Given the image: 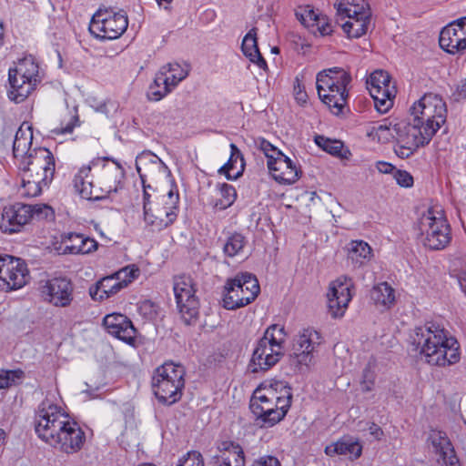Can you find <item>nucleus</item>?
<instances>
[{
  "label": "nucleus",
  "instance_id": "1",
  "mask_svg": "<svg viewBox=\"0 0 466 466\" xmlns=\"http://www.w3.org/2000/svg\"><path fill=\"white\" fill-rule=\"evenodd\" d=\"M35 430L39 439L67 454L79 451L86 441L85 432L78 423L48 400L38 407Z\"/></svg>",
  "mask_w": 466,
  "mask_h": 466
},
{
  "label": "nucleus",
  "instance_id": "2",
  "mask_svg": "<svg viewBox=\"0 0 466 466\" xmlns=\"http://www.w3.org/2000/svg\"><path fill=\"white\" fill-rule=\"evenodd\" d=\"M410 339L415 350L430 365L445 367L460 360L459 342L439 325L426 323L415 328Z\"/></svg>",
  "mask_w": 466,
  "mask_h": 466
},
{
  "label": "nucleus",
  "instance_id": "3",
  "mask_svg": "<svg viewBox=\"0 0 466 466\" xmlns=\"http://www.w3.org/2000/svg\"><path fill=\"white\" fill-rule=\"evenodd\" d=\"M446 104L437 94L426 93L412 104L406 121L419 147H425L431 142L446 122Z\"/></svg>",
  "mask_w": 466,
  "mask_h": 466
},
{
  "label": "nucleus",
  "instance_id": "4",
  "mask_svg": "<svg viewBox=\"0 0 466 466\" xmlns=\"http://www.w3.org/2000/svg\"><path fill=\"white\" fill-rule=\"evenodd\" d=\"M291 400V389L284 382L262 383L254 390L249 408L261 426L272 427L284 419Z\"/></svg>",
  "mask_w": 466,
  "mask_h": 466
},
{
  "label": "nucleus",
  "instance_id": "5",
  "mask_svg": "<svg viewBox=\"0 0 466 466\" xmlns=\"http://www.w3.org/2000/svg\"><path fill=\"white\" fill-rule=\"evenodd\" d=\"M167 188L161 193L146 190L143 193L145 221L153 227L152 230H163L177 218L179 194L175 181L167 183Z\"/></svg>",
  "mask_w": 466,
  "mask_h": 466
},
{
  "label": "nucleus",
  "instance_id": "6",
  "mask_svg": "<svg viewBox=\"0 0 466 466\" xmlns=\"http://www.w3.org/2000/svg\"><path fill=\"white\" fill-rule=\"evenodd\" d=\"M351 76L344 69L333 67L317 75L316 85L319 98L334 115H339L347 104L348 86Z\"/></svg>",
  "mask_w": 466,
  "mask_h": 466
},
{
  "label": "nucleus",
  "instance_id": "7",
  "mask_svg": "<svg viewBox=\"0 0 466 466\" xmlns=\"http://www.w3.org/2000/svg\"><path fill=\"white\" fill-rule=\"evenodd\" d=\"M285 340L284 327L270 325L253 350L249 364L251 371H266L276 365L283 355Z\"/></svg>",
  "mask_w": 466,
  "mask_h": 466
},
{
  "label": "nucleus",
  "instance_id": "8",
  "mask_svg": "<svg viewBox=\"0 0 466 466\" xmlns=\"http://www.w3.org/2000/svg\"><path fill=\"white\" fill-rule=\"evenodd\" d=\"M38 63L32 56L15 62L8 69V98L15 103L25 101L40 83Z\"/></svg>",
  "mask_w": 466,
  "mask_h": 466
},
{
  "label": "nucleus",
  "instance_id": "9",
  "mask_svg": "<svg viewBox=\"0 0 466 466\" xmlns=\"http://www.w3.org/2000/svg\"><path fill=\"white\" fill-rule=\"evenodd\" d=\"M367 136L372 141L382 144L395 139L394 152L400 158H408L419 148L414 135L410 132L406 120L394 123L384 120L382 123L370 127L367 131Z\"/></svg>",
  "mask_w": 466,
  "mask_h": 466
},
{
  "label": "nucleus",
  "instance_id": "10",
  "mask_svg": "<svg viewBox=\"0 0 466 466\" xmlns=\"http://www.w3.org/2000/svg\"><path fill=\"white\" fill-rule=\"evenodd\" d=\"M185 374L184 367L174 362H165L156 369L152 388L160 402L171 405L180 400L185 386Z\"/></svg>",
  "mask_w": 466,
  "mask_h": 466
},
{
  "label": "nucleus",
  "instance_id": "11",
  "mask_svg": "<svg viewBox=\"0 0 466 466\" xmlns=\"http://www.w3.org/2000/svg\"><path fill=\"white\" fill-rule=\"evenodd\" d=\"M337 22L350 38H359L368 31L371 12L366 0H339L335 5Z\"/></svg>",
  "mask_w": 466,
  "mask_h": 466
},
{
  "label": "nucleus",
  "instance_id": "12",
  "mask_svg": "<svg viewBox=\"0 0 466 466\" xmlns=\"http://www.w3.org/2000/svg\"><path fill=\"white\" fill-rule=\"evenodd\" d=\"M260 288L257 278L248 272L237 274L228 279L224 287L223 307L228 310L245 307L259 294Z\"/></svg>",
  "mask_w": 466,
  "mask_h": 466
},
{
  "label": "nucleus",
  "instance_id": "13",
  "mask_svg": "<svg viewBox=\"0 0 466 466\" xmlns=\"http://www.w3.org/2000/svg\"><path fill=\"white\" fill-rule=\"evenodd\" d=\"M52 216L53 209L47 205L15 203L4 208L0 228L4 233H16L19 227L27 224L32 218L43 219Z\"/></svg>",
  "mask_w": 466,
  "mask_h": 466
},
{
  "label": "nucleus",
  "instance_id": "14",
  "mask_svg": "<svg viewBox=\"0 0 466 466\" xmlns=\"http://www.w3.org/2000/svg\"><path fill=\"white\" fill-rule=\"evenodd\" d=\"M136 169L141 179L143 193L146 190L156 191L157 185L161 182L174 181L168 167L150 150H144L136 157Z\"/></svg>",
  "mask_w": 466,
  "mask_h": 466
},
{
  "label": "nucleus",
  "instance_id": "15",
  "mask_svg": "<svg viewBox=\"0 0 466 466\" xmlns=\"http://www.w3.org/2000/svg\"><path fill=\"white\" fill-rule=\"evenodd\" d=\"M96 173V187L101 198L110 197L124 187L125 170L116 160L107 157L92 159Z\"/></svg>",
  "mask_w": 466,
  "mask_h": 466
},
{
  "label": "nucleus",
  "instance_id": "16",
  "mask_svg": "<svg viewBox=\"0 0 466 466\" xmlns=\"http://www.w3.org/2000/svg\"><path fill=\"white\" fill-rule=\"evenodd\" d=\"M127 26L128 19L125 11L99 10L91 19L89 31L96 38L113 40L120 37Z\"/></svg>",
  "mask_w": 466,
  "mask_h": 466
},
{
  "label": "nucleus",
  "instance_id": "17",
  "mask_svg": "<svg viewBox=\"0 0 466 466\" xmlns=\"http://www.w3.org/2000/svg\"><path fill=\"white\" fill-rule=\"evenodd\" d=\"M173 290L177 307L187 325L195 322L199 313V301L196 296L195 284L191 277L181 275L174 278Z\"/></svg>",
  "mask_w": 466,
  "mask_h": 466
},
{
  "label": "nucleus",
  "instance_id": "18",
  "mask_svg": "<svg viewBox=\"0 0 466 466\" xmlns=\"http://www.w3.org/2000/svg\"><path fill=\"white\" fill-rule=\"evenodd\" d=\"M188 75L187 66L178 63H168L163 66L156 74L154 82L147 91V98L150 101H160L183 81Z\"/></svg>",
  "mask_w": 466,
  "mask_h": 466
},
{
  "label": "nucleus",
  "instance_id": "19",
  "mask_svg": "<svg viewBox=\"0 0 466 466\" xmlns=\"http://www.w3.org/2000/svg\"><path fill=\"white\" fill-rule=\"evenodd\" d=\"M368 89L380 113H387L394 104L397 94L395 84L384 70H376L367 80Z\"/></svg>",
  "mask_w": 466,
  "mask_h": 466
},
{
  "label": "nucleus",
  "instance_id": "20",
  "mask_svg": "<svg viewBox=\"0 0 466 466\" xmlns=\"http://www.w3.org/2000/svg\"><path fill=\"white\" fill-rule=\"evenodd\" d=\"M321 344L320 334L311 328L302 329L295 335L290 353L291 361L299 367L313 363L315 352Z\"/></svg>",
  "mask_w": 466,
  "mask_h": 466
},
{
  "label": "nucleus",
  "instance_id": "21",
  "mask_svg": "<svg viewBox=\"0 0 466 466\" xmlns=\"http://www.w3.org/2000/svg\"><path fill=\"white\" fill-rule=\"evenodd\" d=\"M29 270L20 258L0 255V287L7 291L16 290L29 280Z\"/></svg>",
  "mask_w": 466,
  "mask_h": 466
},
{
  "label": "nucleus",
  "instance_id": "22",
  "mask_svg": "<svg viewBox=\"0 0 466 466\" xmlns=\"http://www.w3.org/2000/svg\"><path fill=\"white\" fill-rule=\"evenodd\" d=\"M352 287L351 279L346 276H341L330 282L327 300L328 311L333 319H339L345 315L352 299Z\"/></svg>",
  "mask_w": 466,
  "mask_h": 466
},
{
  "label": "nucleus",
  "instance_id": "23",
  "mask_svg": "<svg viewBox=\"0 0 466 466\" xmlns=\"http://www.w3.org/2000/svg\"><path fill=\"white\" fill-rule=\"evenodd\" d=\"M19 168L31 173L34 177L42 178V181L51 182L54 178L56 163L50 150L46 147L34 148L25 161H21Z\"/></svg>",
  "mask_w": 466,
  "mask_h": 466
},
{
  "label": "nucleus",
  "instance_id": "24",
  "mask_svg": "<svg viewBox=\"0 0 466 466\" xmlns=\"http://www.w3.org/2000/svg\"><path fill=\"white\" fill-rule=\"evenodd\" d=\"M41 296L46 302L58 308L69 307L74 299V287L66 278H53L40 288Z\"/></svg>",
  "mask_w": 466,
  "mask_h": 466
},
{
  "label": "nucleus",
  "instance_id": "25",
  "mask_svg": "<svg viewBox=\"0 0 466 466\" xmlns=\"http://www.w3.org/2000/svg\"><path fill=\"white\" fill-rule=\"evenodd\" d=\"M419 216L418 226L420 233H444L450 229L444 209L440 204L431 202L423 205Z\"/></svg>",
  "mask_w": 466,
  "mask_h": 466
},
{
  "label": "nucleus",
  "instance_id": "26",
  "mask_svg": "<svg viewBox=\"0 0 466 466\" xmlns=\"http://www.w3.org/2000/svg\"><path fill=\"white\" fill-rule=\"evenodd\" d=\"M439 42L441 47L450 54L464 53L466 51V16L442 28Z\"/></svg>",
  "mask_w": 466,
  "mask_h": 466
},
{
  "label": "nucleus",
  "instance_id": "27",
  "mask_svg": "<svg viewBox=\"0 0 466 466\" xmlns=\"http://www.w3.org/2000/svg\"><path fill=\"white\" fill-rule=\"evenodd\" d=\"M267 167L273 179L283 185L294 184L302 175L299 164L285 154L280 155L273 162L267 163Z\"/></svg>",
  "mask_w": 466,
  "mask_h": 466
},
{
  "label": "nucleus",
  "instance_id": "28",
  "mask_svg": "<svg viewBox=\"0 0 466 466\" xmlns=\"http://www.w3.org/2000/svg\"><path fill=\"white\" fill-rule=\"evenodd\" d=\"M106 331L115 338L133 344L136 337V329L132 321L125 315L119 313L107 314L103 319Z\"/></svg>",
  "mask_w": 466,
  "mask_h": 466
},
{
  "label": "nucleus",
  "instance_id": "29",
  "mask_svg": "<svg viewBox=\"0 0 466 466\" xmlns=\"http://www.w3.org/2000/svg\"><path fill=\"white\" fill-rule=\"evenodd\" d=\"M94 170L92 160L78 168L74 176L73 186L76 191L85 199H101L96 187V177L91 173Z\"/></svg>",
  "mask_w": 466,
  "mask_h": 466
},
{
  "label": "nucleus",
  "instance_id": "30",
  "mask_svg": "<svg viewBox=\"0 0 466 466\" xmlns=\"http://www.w3.org/2000/svg\"><path fill=\"white\" fill-rule=\"evenodd\" d=\"M219 454L215 457V466H245L246 457L241 445L234 441H223L218 446Z\"/></svg>",
  "mask_w": 466,
  "mask_h": 466
},
{
  "label": "nucleus",
  "instance_id": "31",
  "mask_svg": "<svg viewBox=\"0 0 466 466\" xmlns=\"http://www.w3.org/2000/svg\"><path fill=\"white\" fill-rule=\"evenodd\" d=\"M301 23L313 34L329 35L333 31V26L325 15H322L309 6L304 8L300 13L296 14Z\"/></svg>",
  "mask_w": 466,
  "mask_h": 466
},
{
  "label": "nucleus",
  "instance_id": "32",
  "mask_svg": "<svg viewBox=\"0 0 466 466\" xmlns=\"http://www.w3.org/2000/svg\"><path fill=\"white\" fill-rule=\"evenodd\" d=\"M61 245L58 251L70 254H87L97 248L98 243L86 235H60Z\"/></svg>",
  "mask_w": 466,
  "mask_h": 466
},
{
  "label": "nucleus",
  "instance_id": "33",
  "mask_svg": "<svg viewBox=\"0 0 466 466\" xmlns=\"http://www.w3.org/2000/svg\"><path fill=\"white\" fill-rule=\"evenodd\" d=\"M32 142V127L27 124L21 125L15 133L13 145V154L17 164L21 161H25L28 155L33 152V149H31Z\"/></svg>",
  "mask_w": 466,
  "mask_h": 466
},
{
  "label": "nucleus",
  "instance_id": "34",
  "mask_svg": "<svg viewBox=\"0 0 466 466\" xmlns=\"http://www.w3.org/2000/svg\"><path fill=\"white\" fill-rule=\"evenodd\" d=\"M229 147V158L218 169V173L224 175L228 180H235L242 176L245 169V160L241 151L235 144H230Z\"/></svg>",
  "mask_w": 466,
  "mask_h": 466
},
{
  "label": "nucleus",
  "instance_id": "35",
  "mask_svg": "<svg viewBox=\"0 0 466 466\" xmlns=\"http://www.w3.org/2000/svg\"><path fill=\"white\" fill-rule=\"evenodd\" d=\"M122 289L120 281L115 274L101 279L94 287L90 288L89 294L94 300L106 299Z\"/></svg>",
  "mask_w": 466,
  "mask_h": 466
},
{
  "label": "nucleus",
  "instance_id": "36",
  "mask_svg": "<svg viewBox=\"0 0 466 466\" xmlns=\"http://www.w3.org/2000/svg\"><path fill=\"white\" fill-rule=\"evenodd\" d=\"M241 49L246 57L261 69H267L268 65L265 59L262 57L257 43V33L256 29L253 28L248 31L242 41Z\"/></svg>",
  "mask_w": 466,
  "mask_h": 466
},
{
  "label": "nucleus",
  "instance_id": "37",
  "mask_svg": "<svg viewBox=\"0 0 466 466\" xmlns=\"http://www.w3.org/2000/svg\"><path fill=\"white\" fill-rule=\"evenodd\" d=\"M51 182L42 181V178L34 177L31 173L22 170V183L18 193L23 198H35L39 196L45 187Z\"/></svg>",
  "mask_w": 466,
  "mask_h": 466
},
{
  "label": "nucleus",
  "instance_id": "38",
  "mask_svg": "<svg viewBox=\"0 0 466 466\" xmlns=\"http://www.w3.org/2000/svg\"><path fill=\"white\" fill-rule=\"evenodd\" d=\"M370 298L375 305L384 309H390L396 300L395 290L387 282L375 286L370 292Z\"/></svg>",
  "mask_w": 466,
  "mask_h": 466
},
{
  "label": "nucleus",
  "instance_id": "39",
  "mask_svg": "<svg viewBox=\"0 0 466 466\" xmlns=\"http://www.w3.org/2000/svg\"><path fill=\"white\" fill-rule=\"evenodd\" d=\"M428 440L434 448L436 453L439 454V461L455 453L454 449L445 432L438 430H432L430 432Z\"/></svg>",
  "mask_w": 466,
  "mask_h": 466
},
{
  "label": "nucleus",
  "instance_id": "40",
  "mask_svg": "<svg viewBox=\"0 0 466 466\" xmlns=\"http://www.w3.org/2000/svg\"><path fill=\"white\" fill-rule=\"evenodd\" d=\"M362 447L358 442L339 441L326 447L327 455L335 454L350 455V458L357 459L361 455Z\"/></svg>",
  "mask_w": 466,
  "mask_h": 466
},
{
  "label": "nucleus",
  "instance_id": "41",
  "mask_svg": "<svg viewBox=\"0 0 466 466\" xmlns=\"http://www.w3.org/2000/svg\"><path fill=\"white\" fill-rule=\"evenodd\" d=\"M220 198L216 201L215 208L223 210L230 207L236 200L237 192L233 186L222 183L217 186Z\"/></svg>",
  "mask_w": 466,
  "mask_h": 466
},
{
  "label": "nucleus",
  "instance_id": "42",
  "mask_svg": "<svg viewBox=\"0 0 466 466\" xmlns=\"http://www.w3.org/2000/svg\"><path fill=\"white\" fill-rule=\"evenodd\" d=\"M347 248L349 257L360 263L362 259H370L372 254L371 248L363 240H352Z\"/></svg>",
  "mask_w": 466,
  "mask_h": 466
},
{
  "label": "nucleus",
  "instance_id": "43",
  "mask_svg": "<svg viewBox=\"0 0 466 466\" xmlns=\"http://www.w3.org/2000/svg\"><path fill=\"white\" fill-rule=\"evenodd\" d=\"M451 240V235H419V241L430 250L443 249Z\"/></svg>",
  "mask_w": 466,
  "mask_h": 466
},
{
  "label": "nucleus",
  "instance_id": "44",
  "mask_svg": "<svg viewBox=\"0 0 466 466\" xmlns=\"http://www.w3.org/2000/svg\"><path fill=\"white\" fill-rule=\"evenodd\" d=\"M23 379L24 372L21 370L0 369V390L20 384Z\"/></svg>",
  "mask_w": 466,
  "mask_h": 466
},
{
  "label": "nucleus",
  "instance_id": "45",
  "mask_svg": "<svg viewBox=\"0 0 466 466\" xmlns=\"http://www.w3.org/2000/svg\"><path fill=\"white\" fill-rule=\"evenodd\" d=\"M116 279L120 281L122 289L126 288L129 283L137 279L140 275L139 268L135 264L127 265L114 273Z\"/></svg>",
  "mask_w": 466,
  "mask_h": 466
},
{
  "label": "nucleus",
  "instance_id": "46",
  "mask_svg": "<svg viewBox=\"0 0 466 466\" xmlns=\"http://www.w3.org/2000/svg\"><path fill=\"white\" fill-rule=\"evenodd\" d=\"M245 246L243 235H231L224 245V252L228 257L238 255Z\"/></svg>",
  "mask_w": 466,
  "mask_h": 466
},
{
  "label": "nucleus",
  "instance_id": "47",
  "mask_svg": "<svg viewBox=\"0 0 466 466\" xmlns=\"http://www.w3.org/2000/svg\"><path fill=\"white\" fill-rule=\"evenodd\" d=\"M80 125L79 117L77 115H69L65 118L58 127L52 130L55 135L71 134L76 127Z\"/></svg>",
  "mask_w": 466,
  "mask_h": 466
},
{
  "label": "nucleus",
  "instance_id": "48",
  "mask_svg": "<svg viewBox=\"0 0 466 466\" xmlns=\"http://www.w3.org/2000/svg\"><path fill=\"white\" fill-rule=\"evenodd\" d=\"M316 143L321 147L326 152L333 155L339 156L343 149V145L338 140H331L325 138L324 137L319 136L316 137Z\"/></svg>",
  "mask_w": 466,
  "mask_h": 466
},
{
  "label": "nucleus",
  "instance_id": "49",
  "mask_svg": "<svg viewBox=\"0 0 466 466\" xmlns=\"http://www.w3.org/2000/svg\"><path fill=\"white\" fill-rule=\"evenodd\" d=\"M258 148L265 154L267 157V163L273 162L283 153L274 147L270 142L264 138H258L257 141Z\"/></svg>",
  "mask_w": 466,
  "mask_h": 466
},
{
  "label": "nucleus",
  "instance_id": "50",
  "mask_svg": "<svg viewBox=\"0 0 466 466\" xmlns=\"http://www.w3.org/2000/svg\"><path fill=\"white\" fill-rule=\"evenodd\" d=\"M177 466H205V463L202 454L192 451L178 460Z\"/></svg>",
  "mask_w": 466,
  "mask_h": 466
},
{
  "label": "nucleus",
  "instance_id": "51",
  "mask_svg": "<svg viewBox=\"0 0 466 466\" xmlns=\"http://www.w3.org/2000/svg\"><path fill=\"white\" fill-rule=\"evenodd\" d=\"M293 93H294V97L299 104L304 105L307 103L308 95L305 91V86H304L299 76H297L295 77L294 86H293Z\"/></svg>",
  "mask_w": 466,
  "mask_h": 466
},
{
  "label": "nucleus",
  "instance_id": "52",
  "mask_svg": "<svg viewBox=\"0 0 466 466\" xmlns=\"http://www.w3.org/2000/svg\"><path fill=\"white\" fill-rule=\"evenodd\" d=\"M393 177L400 187H410L413 185V177L408 171L395 170Z\"/></svg>",
  "mask_w": 466,
  "mask_h": 466
},
{
  "label": "nucleus",
  "instance_id": "53",
  "mask_svg": "<svg viewBox=\"0 0 466 466\" xmlns=\"http://www.w3.org/2000/svg\"><path fill=\"white\" fill-rule=\"evenodd\" d=\"M251 466H281L279 460L272 455H263L256 459Z\"/></svg>",
  "mask_w": 466,
  "mask_h": 466
},
{
  "label": "nucleus",
  "instance_id": "54",
  "mask_svg": "<svg viewBox=\"0 0 466 466\" xmlns=\"http://www.w3.org/2000/svg\"><path fill=\"white\" fill-rule=\"evenodd\" d=\"M139 310L145 315H153L156 313L155 305L149 300L143 301L139 306Z\"/></svg>",
  "mask_w": 466,
  "mask_h": 466
},
{
  "label": "nucleus",
  "instance_id": "55",
  "mask_svg": "<svg viewBox=\"0 0 466 466\" xmlns=\"http://www.w3.org/2000/svg\"><path fill=\"white\" fill-rule=\"evenodd\" d=\"M376 167L379 172L382 174H390L391 172L394 173L395 171V167L388 162L379 161L377 162Z\"/></svg>",
  "mask_w": 466,
  "mask_h": 466
},
{
  "label": "nucleus",
  "instance_id": "56",
  "mask_svg": "<svg viewBox=\"0 0 466 466\" xmlns=\"http://www.w3.org/2000/svg\"><path fill=\"white\" fill-rule=\"evenodd\" d=\"M369 432L372 435L376 440H380L383 436L382 429L377 425L376 423H370L369 426Z\"/></svg>",
  "mask_w": 466,
  "mask_h": 466
},
{
  "label": "nucleus",
  "instance_id": "57",
  "mask_svg": "<svg viewBox=\"0 0 466 466\" xmlns=\"http://www.w3.org/2000/svg\"><path fill=\"white\" fill-rule=\"evenodd\" d=\"M441 461L445 466H460L459 461L455 453L451 454V456L443 458Z\"/></svg>",
  "mask_w": 466,
  "mask_h": 466
},
{
  "label": "nucleus",
  "instance_id": "58",
  "mask_svg": "<svg viewBox=\"0 0 466 466\" xmlns=\"http://www.w3.org/2000/svg\"><path fill=\"white\" fill-rule=\"evenodd\" d=\"M367 382L371 385L374 384V374L370 370H365L363 372L362 384H366Z\"/></svg>",
  "mask_w": 466,
  "mask_h": 466
},
{
  "label": "nucleus",
  "instance_id": "59",
  "mask_svg": "<svg viewBox=\"0 0 466 466\" xmlns=\"http://www.w3.org/2000/svg\"><path fill=\"white\" fill-rule=\"evenodd\" d=\"M161 120H163V115L159 112H155L150 115V124H157L158 125Z\"/></svg>",
  "mask_w": 466,
  "mask_h": 466
},
{
  "label": "nucleus",
  "instance_id": "60",
  "mask_svg": "<svg viewBox=\"0 0 466 466\" xmlns=\"http://www.w3.org/2000/svg\"><path fill=\"white\" fill-rule=\"evenodd\" d=\"M459 283H460L461 290L466 295V272H463L462 274H461V276L459 277Z\"/></svg>",
  "mask_w": 466,
  "mask_h": 466
},
{
  "label": "nucleus",
  "instance_id": "61",
  "mask_svg": "<svg viewBox=\"0 0 466 466\" xmlns=\"http://www.w3.org/2000/svg\"><path fill=\"white\" fill-rule=\"evenodd\" d=\"M4 44V28L2 26V25H0V47L3 46Z\"/></svg>",
  "mask_w": 466,
  "mask_h": 466
},
{
  "label": "nucleus",
  "instance_id": "62",
  "mask_svg": "<svg viewBox=\"0 0 466 466\" xmlns=\"http://www.w3.org/2000/svg\"><path fill=\"white\" fill-rule=\"evenodd\" d=\"M362 385H363V390L366 391L371 390L372 386H373V385L370 384L369 382H367L366 384H362Z\"/></svg>",
  "mask_w": 466,
  "mask_h": 466
},
{
  "label": "nucleus",
  "instance_id": "63",
  "mask_svg": "<svg viewBox=\"0 0 466 466\" xmlns=\"http://www.w3.org/2000/svg\"><path fill=\"white\" fill-rule=\"evenodd\" d=\"M5 433L4 430L0 429V445L4 442Z\"/></svg>",
  "mask_w": 466,
  "mask_h": 466
},
{
  "label": "nucleus",
  "instance_id": "64",
  "mask_svg": "<svg viewBox=\"0 0 466 466\" xmlns=\"http://www.w3.org/2000/svg\"><path fill=\"white\" fill-rule=\"evenodd\" d=\"M461 92L463 93V96H466V81L462 83L461 85Z\"/></svg>",
  "mask_w": 466,
  "mask_h": 466
}]
</instances>
